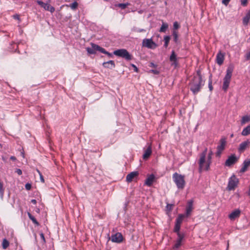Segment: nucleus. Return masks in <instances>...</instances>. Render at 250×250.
Returning <instances> with one entry per match:
<instances>
[{"label": "nucleus", "instance_id": "f257e3e1", "mask_svg": "<svg viewBox=\"0 0 250 250\" xmlns=\"http://www.w3.org/2000/svg\"><path fill=\"white\" fill-rule=\"evenodd\" d=\"M204 84L205 81L203 80L201 72L200 70H198L196 74L194 75L189 83V89L193 95H195L201 91Z\"/></svg>", "mask_w": 250, "mask_h": 250}, {"label": "nucleus", "instance_id": "f03ea898", "mask_svg": "<svg viewBox=\"0 0 250 250\" xmlns=\"http://www.w3.org/2000/svg\"><path fill=\"white\" fill-rule=\"evenodd\" d=\"M233 71V66L229 65L227 69L226 74L223 79L222 89L224 91H226L229 87Z\"/></svg>", "mask_w": 250, "mask_h": 250}, {"label": "nucleus", "instance_id": "7ed1b4c3", "mask_svg": "<svg viewBox=\"0 0 250 250\" xmlns=\"http://www.w3.org/2000/svg\"><path fill=\"white\" fill-rule=\"evenodd\" d=\"M172 179L178 189H183L185 186L186 182L185 176L175 172L173 174Z\"/></svg>", "mask_w": 250, "mask_h": 250}, {"label": "nucleus", "instance_id": "20e7f679", "mask_svg": "<svg viewBox=\"0 0 250 250\" xmlns=\"http://www.w3.org/2000/svg\"><path fill=\"white\" fill-rule=\"evenodd\" d=\"M113 54L125 59L127 61L132 59V55L125 49H120L115 50Z\"/></svg>", "mask_w": 250, "mask_h": 250}, {"label": "nucleus", "instance_id": "39448f33", "mask_svg": "<svg viewBox=\"0 0 250 250\" xmlns=\"http://www.w3.org/2000/svg\"><path fill=\"white\" fill-rule=\"evenodd\" d=\"M212 154V151L211 150H210L207 156V160H205V163L203 164V167L202 169H200V167H199V172L200 173H201L203 170L207 171L209 169L210 165L211 163Z\"/></svg>", "mask_w": 250, "mask_h": 250}, {"label": "nucleus", "instance_id": "423d86ee", "mask_svg": "<svg viewBox=\"0 0 250 250\" xmlns=\"http://www.w3.org/2000/svg\"><path fill=\"white\" fill-rule=\"evenodd\" d=\"M142 46L149 49H154L157 47V44L150 39H145L142 42Z\"/></svg>", "mask_w": 250, "mask_h": 250}, {"label": "nucleus", "instance_id": "0eeeda50", "mask_svg": "<svg viewBox=\"0 0 250 250\" xmlns=\"http://www.w3.org/2000/svg\"><path fill=\"white\" fill-rule=\"evenodd\" d=\"M226 143V138L222 137L220 140V145H219L217 147V152H216V157H220L222 151L225 148Z\"/></svg>", "mask_w": 250, "mask_h": 250}, {"label": "nucleus", "instance_id": "6e6552de", "mask_svg": "<svg viewBox=\"0 0 250 250\" xmlns=\"http://www.w3.org/2000/svg\"><path fill=\"white\" fill-rule=\"evenodd\" d=\"M238 179L235 175L232 176L229 179L228 188L229 190H233L238 183Z\"/></svg>", "mask_w": 250, "mask_h": 250}, {"label": "nucleus", "instance_id": "1a4fd4ad", "mask_svg": "<svg viewBox=\"0 0 250 250\" xmlns=\"http://www.w3.org/2000/svg\"><path fill=\"white\" fill-rule=\"evenodd\" d=\"M177 236V239H176L175 244L173 247L174 249H178L181 246L182 243L184 240L185 235L184 233H178Z\"/></svg>", "mask_w": 250, "mask_h": 250}, {"label": "nucleus", "instance_id": "9d476101", "mask_svg": "<svg viewBox=\"0 0 250 250\" xmlns=\"http://www.w3.org/2000/svg\"><path fill=\"white\" fill-rule=\"evenodd\" d=\"M238 161V158L235 154H232L228 157L225 162V165L227 167H230Z\"/></svg>", "mask_w": 250, "mask_h": 250}, {"label": "nucleus", "instance_id": "9b49d317", "mask_svg": "<svg viewBox=\"0 0 250 250\" xmlns=\"http://www.w3.org/2000/svg\"><path fill=\"white\" fill-rule=\"evenodd\" d=\"M207 148H206L205 150L200 154V159L198 161L200 169H202L203 167V164L205 163V158L207 155Z\"/></svg>", "mask_w": 250, "mask_h": 250}, {"label": "nucleus", "instance_id": "f8f14e48", "mask_svg": "<svg viewBox=\"0 0 250 250\" xmlns=\"http://www.w3.org/2000/svg\"><path fill=\"white\" fill-rule=\"evenodd\" d=\"M111 240L113 242L120 243L122 242L123 237L121 233L117 232L111 235Z\"/></svg>", "mask_w": 250, "mask_h": 250}, {"label": "nucleus", "instance_id": "ddd939ff", "mask_svg": "<svg viewBox=\"0 0 250 250\" xmlns=\"http://www.w3.org/2000/svg\"><path fill=\"white\" fill-rule=\"evenodd\" d=\"M37 2L41 6V7H43L45 10L50 11L51 12H53L55 10L54 8L48 3H44L41 0L38 1Z\"/></svg>", "mask_w": 250, "mask_h": 250}, {"label": "nucleus", "instance_id": "4468645a", "mask_svg": "<svg viewBox=\"0 0 250 250\" xmlns=\"http://www.w3.org/2000/svg\"><path fill=\"white\" fill-rule=\"evenodd\" d=\"M225 59V54L222 53L221 51L217 53L216 55V62L219 65H221L223 64Z\"/></svg>", "mask_w": 250, "mask_h": 250}, {"label": "nucleus", "instance_id": "2eb2a0df", "mask_svg": "<svg viewBox=\"0 0 250 250\" xmlns=\"http://www.w3.org/2000/svg\"><path fill=\"white\" fill-rule=\"evenodd\" d=\"M240 210L239 209H236L229 214V217L231 220H234L240 216Z\"/></svg>", "mask_w": 250, "mask_h": 250}, {"label": "nucleus", "instance_id": "dca6fc26", "mask_svg": "<svg viewBox=\"0 0 250 250\" xmlns=\"http://www.w3.org/2000/svg\"><path fill=\"white\" fill-rule=\"evenodd\" d=\"M139 175L138 171H132L126 175V180L127 182H131L133 179Z\"/></svg>", "mask_w": 250, "mask_h": 250}, {"label": "nucleus", "instance_id": "f3484780", "mask_svg": "<svg viewBox=\"0 0 250 250\" xmlns=\"http://www.w3.org/2000/svg\"><path fill=\"white\" fill-rule=\"evenodd\" d=\"M91 47H87L86 50L87 53L89 54H94L96 53V51H98L97 46H100L99 45L93 43H91Z\"/></svg>", "mask_w": 250, "mask_h": 250}, {"label": "nucleus", "instance_id": "a211bd4d", "mask_svg": "<svg viewBox=\"0 0 250 250\" xmlns=\"http://www.w3.org/2000/svg\"><path fill=\"white\" fill-rule=\"evenodd\" d=\"M152 153L151 146L150 145L145 150L143 155V158L144 160L147 159Z\"/></svg>", "mask_w": 250, "mask_h": 250}, {"label": "nucleus", "instance_id": "6ab92c4d", "mask_svg": "<svg viewBox=\"0 0 250 250\" xmlns=\"http://www.w3.org/2000/svg\"><path fill=\"white\" fill-rule=\"evenodd\" d=\"M250 145V141L249 140H247L241 143L239 147V151L240 152H243L244 150L246 149V148L247 147V146Z\"/></svg>", "mask_w": 250, "mask_h": 250}, {"label": "nucleus", "instance_id": "aec40b11", "mask_svg": "<svg viewBox=\"0 0 250 250\" xmlns=\"http://www.w3.org/2000/svg\"><path fill=\"white\" fill-rule=\"evenodd\" d=\"M250 166V160H246L244 161L243 163V166L241 169L240 170V173H244L246 172L248 167Z\"/></svg>", "mask_w": 250, "mask_h": 250}, {"label": "nucleus", "instance_id": "412c9836", "mask_svg": "<svg viewBox=\"0 0 250 250\" xmlns=\"http://www.w3.org/2000/svg\"><path fill=\"white\" fill-rule=\"evenodd\" d=\"M155 179V176L154 174H151L149 175L146 179L145 184L148 187L151 186Z\"/></svg>", "mask_w": 250, "mask_h": 250}, {"label": "nucleus", "instance_id": "4be33fe9", "mask_svg": "<svg viewBox=\"0 0 250 250\" xmlns=\"http://www.w3.org/2000/svg\"><path fill=\"white\" fill-rule=\"evenodd\" d=\"M103 66L105 68L112 69L115 67V64L113 61L110 60L103 63Z\"/></svg>", "mask_w": 250, "mask_h": 250}, {"label": "nucleus", "instance_id": "5701e85b", "mask_svg": "<svg viewBox=\"0 0 250 250\" xmlns=\"http://www.w3.org/2000/svg\"><path fill=\"white\" fill-rule=\"evenodd\" d=\"M250 20V9L247 12L246 15L243 18V24L245 26H247Z\"/></svg>", "mask_w": 250, "mask_h": 250}, {"label": "nucleus", "instance_id": "b1692460", "mask_svg": "<svg viewBox=\"0 0 250 250\" xmlns=\"http://www.w3.org/2000/svg\"><path fill=\"white\" fill-rule=\"evenodd\" d=\"M97 47L99 52L107 55L108 56V57L112 58L113 57V54L112 53L108 52V51L105 50V49L104 48L101 46H97Z\"/></svg>", "mask_w": 250, "mask_h": 250}, {"label": "nucleus", "instance_id": "393cba45", "mask_svg": "<svg viewBox=\"0 0 250 250\" xmlns=\"http://www.w3.org/2000/svg\"><path fill=\"white\" fill-rule=\"evenodd\" d=\"M186 217L185 214H180L178 215L176 219L175 224L181 225L184 218Z\"/></svg>", "mask_w": 250, "mask_h": 250}, {"label": "nucleus", "instance_id": "a878e982", "mask_svg": "<svg viewBox=\"0 0 250 250\" xmlns=\"http://www.w3.org/2000/svg\"><path fill=\"white\" fill-rule=\"evenodd\" d=\"M241 134L244 136H246L250 134V125L243 129Z\"/></svg>", "mask_w": 250, "mask_h": 250}, {"label": "nucleus", "instance_id": "bb28decb", "mask_svg": "<svg viewBox=\"0 0 250 250\" xmlns=\"http://www.w3.org/2000/svg\"><path fill=\"white\" fill-rule=\"evenodd\" d=\"M192 202L190 201V202H188V206L186 208V215H185L186 216H188L189 215L192 210Z\"/></svg>", "mask_w": 250, "mask_h": 250}, {"label": "nucleus", "instance_id": "cd10ccee", "mask_svg": "<svg viewBox=\"0 0 250 250\" xmlns=\"http://www.w3.org/2000/svg\"><path fill=\"white\" fill-rule=\"evenodd\" d=\"M27 215L29 219L31 220H32V221L35 225H36L37 226L40 225L39 223L37 221L36 218L30 212H28Z\"/></svg>", "mask_w": 250, "mask_h": 250}, {"label": "nucleus", "instance_id": "c85d7f7f", "mask_svg": "<svg viewBox=\"0 0 250 250\" xmlns=\"http://www.w3.org/2000/svg\"><path fill=\"white\" fill-rule=\"evenodd\" d=\"M65 6L70 7L73 10H75L78 7V3L76 1H75L72 3H70L69 5L66 4Z\"/></svg>", "mask_w": 250, "mask_h": 250}, {"label": "nucleus", "instance_id": "c756f323", "mask_svg": "<svg viewBox=\"0 0 250 250\" xmlns=\"http://www.w3.org/2000/svg\"><path fill=\"white\" fill-rule=\"evenodd\" d=\"M250 121V116L248 115L244 116L242 117L241 124V125H244L246 123H248Z\"/></svg>", "mask_w": 250, "mask_h": 250}, {"label": "nucleus", "instance_id": "7c9ffc66", "mask_svg": "<svg viewBox=\"0 0 250 250\" xmlns=\"http://www.w3.org/2000/svg\"><path fill=\"white\" fill-rule=\"evenodd\" d=\"M168 28V24L167 23H163L159 30V32L165 33Z\"/></svg>", "mask_w": 250, "mask_h": 250}, {"label": "nucleus", "instance_id": "2f4dec72", "mask_svg": "<svg viewBox=\"0 0 250 250\" xmlns=\"http://www.w3.org/2000/svg\"><path fill=\"white\" fill-rule=\"evenodd\" d=\"M4 188L2 182L0 181V197L1 200H3L4 196Z\"/></svg>", "mask_w": 250, "mask_h": 250}, {"label": "nucleus", "instance_id": "473e14b6", "mask_svg": "<svg viewBox=\"0 0 250 250\" xmlns=\"http://www.w3.org/2000/svg\"><path fill=\"white\" fill-rule=\"evenodd\" d=\"M170 40V37L169 36H165L164 37V40L165 43L164 44V46L165 48L167 47Z\"/></svg>", "mask_w": 250, "mask_h": 250}, {"label": "nucleus", "instance_id": "72a5a7b5", "mask_svg": "<svg viewBox=\"0 0 250 250\" xmlns=\"http://www.w3.org/2000/svg\"><path fill=\"white\" fill-rule=\"evenodd\" d=\"M172 35L173 37V41L175 43H177L178 40V32L175 30L172 31Z\"/></svg>", "mask_w": 250, "mask_h": 250}, {"label": "nucleus", "instance_id": "f704fd0d", "mask_svg": "<svg viewBox=\"0 0 250 250\" xmlns=\"http://www.w3.org/2000/svg\"><path fill=\"white\" fill-rule=\"evenodd\" d=\"M169 60L170 62L175 61L177 60L176 55L175 54V51L172 50L171 51V54L169 57Z\"/></svg>", "mask_w": 250, "mask_h": 250}, {"label": "nucleus", "instance_id": "c9c22d12", "mask_svg": "<svg viewBox=\"0 0 250 250\" xmlns=\"http://www.w3.org/2000/svg\"><path fill=\"white\" fill-rule=\"evenodd\" d=\"M129 5H130V3L128 2H127L125 3H119L118 4H116V6L118 7L121 8L122 9H125Z\"/></svg>", "mask_w": 250, "mask_h": 250}, {"label": "nucleus", "instance_id": "e433bc0d", "mask_svg": "<svg viewBox=\"0 0 250 250\" xmlns=\"http://www.w3.org/2000/svg\"><path fill=\"white\" fill-rule=\"evenodd\" d=\"M180 228H181V225L177 224H175V226H174V232H176L177 233V234H178V233H181L180 232Z\"/></svg>", "mask_w": 250, "mask_h": 250}, {"label": "nucleus", "instance_id": "4c0bfd02", "mask_svg": "<svg viewBox=\"0 0 250 250\" xmlns=\"http://www.w3.org/2000/svg\"><path fill=\"white\" fill-rule=\"evenodd\" d=\"M2 248L3 249H6L9 245V243L6 239H4L2 241Z\"/></svg>", "mask_w": 250, "mask_h": 250}, {"label": "nucleus", "instance_id": "58836bf2", "mask_svg": "<svg viewBox=\"0 0 250 250\" xmlns=\"http://www.w3.org/2000/svg\"><path fill=\"white\" fill-rule=\"evenodd\" d=\"M208 88L210 91L213 90V86L212 85V75L210 74L208 80Z\"/></svg>", "mask_w": 250, "mask_h": 250}, {"label": "nucleus", "instance_id": "ea45409f", "mask_svg": "<svg viewBox=\"0 0 250 250\" xmlns=\"http://www.w3.org/2000/svg\"><path fill=\"white\" fill-rule=\"evenodd\" d=\"M180 27L179 24H178L177 21H175L173 23V30L176 31L177 29H178Z\"/></svg>", "mask_w": 250, "mask_h": 250}, {"label": "nucleus", "instance_id": "a19ab883", "mask_svg": "<svg viewBox=\"0 0 250 250\" xmlns=\"http://www.w3.org/2000/svg\"><path fill=\"white\" fill-rule=\"evenodd\" d=\"M173 206V205L172 204H167L166 206L167 210L170 211L172 209Z\"/></svg>", "mask_w": 250, "mask_h": 250}, {"label": "nucleus", "instance_id": "79ce46f5", "mask_svg": "<svg viewBox=\"0 0 250 250\" xmlns=\"http://www.w3.org/2000/svg\"><path fill=\"white\" fill-rule=\"evenodd\" d=\"M248 0H241V4L243 6L247 5Z\"/></svg>", "mask_w": 250, "mask_h": 250}, {"label": "nucleus", "instance_id": "37998d69", "mask_svg": "<svg viewBox=\"0 0 250 250\" xmlns=\"http://www.w3.org/2000/svg\"><path fill=\"white\" fill-rule=\"evenodd\" d=\"M150 72L155 75H158L160 73V71L156 69H151Z\"/></svg>", "mask_w": 250, "mask_h": 250}, {"label": "nucleus", "instance_id": "c03bdc74", "mask_svg": "<svg viewBox=\"0 0 250 250\" xmlns=\"http://www.w3.org/2000/svg\"><path fill=\"white\" fill-rule=\"evenodd\" d=\"M245 58L247 61L250 60V51L246 54Z\"/></svg>", "mask_w": 250, "mask_h": 250}, {"label": "nucleus", "instance_id": "a18cd8bd", "mask_svg": "<svg viewBox=\"0 0 250 250\" xmlns=\"http://www.w3.org/2000/svg\"><path fill=\"white\" fill-rule=\"evenodd\" d=\"M31 185L29 183H27L25 184V187L26 190H30L31 188Z\"/></svg>", "mask_w": 250, "mask_h": 250}, {"label": "nucleus", "instance_id": "49530a36", "mask_svg": "<svg viewBox=\"0 0 250 250\" xmlns=\"http://www.w3.org/2000/svg\"><path fill=\"white\" fill-rule=\"evenodd\" d=\"M40 235L41 239L43 241V243H45V237H44L43 233L42 232L40 234Z\"/></svg>", "mask_w": 250, "mask_h": 250}, {"label": "nucleus", "instance_id": "de8ad7c7", "mask_svg": "<svg viewBox=\"0 0 250 250\" xmlns=\"http://www.w3.org/2000/svg\"><path fill=\"white\" fill-rule=\"evenodd\" d=\"M131 65L133 68L134 71L135 72H138V68H137V67L135 64H131Z\"/></svg>", "mask_w": 250, "mask_h": 250}, {"label": "nucleus", "instance_id": "09e8293b", "mask_svg": "<svg viewBox=\"0 0 250 250\" xmlns=\"http://www.w3.org/2000/svg\"><path fill=\"white\" fill-rule=\"evenodd\" d=\"M38 172H39V174H40V180L42 182V183H44V180L43 179V176L42 175V174H41V173L38 170Z\"/></svg>", "mask_w": 250, "mask_h": 250}, {"label": "nucleus", "instance_id": "8fccbe9b", "mask_svg": "<svg viewBox=\"0 0 250 250\" xmlns=\"http://www.w3.org/2000/svg\"><path fill=\"white\" fill-rule=\"evenodd\" d=\"M230 0H223L222 2L223 4L227 6Z\"/></svg>", "mask_w": 250, "mask_h": 250}, {"label": "nucleus", "instance_id": "3c124183", "mask_svg": "<svg viewBox=\"0 0 250 250\" xmlns=\"http://www.w3.org/2000/svg\"><path fill=\"white\" fill-rule=\"evenodd\" d=\"M18 175H21L22 174V171L21 169L17 168L15 171Z\"/></svg>", "mask_w": 250, "mask_h": 250}, {"label": "nucleus", "instance_id": "603ef678", "mask_svg": "<svg viewBox=\"0 0 250 250\" xmlns=\"http://www.w3.org/2000/svg\"><path fill=\"white\" fill-rule=\"evenodd\" d=\"M171 62H172L171 65H174L175 66V67H176L178 65L177 60H176L175 61H172Z\"/></svg>", "mask_w": 250, "mask_h": 250}, {"label": "nucleus", "instance_id": "864d4df0", "mask_svg": "<svg viewBox=\"0 0 250 250\" xmlns=\"http://www.w3.org/2000/svg\"><path fill=\"white\" fill-rule=\"evenodd\" d=\"M150 67H154V68H156L157 66V65L154 63L153 62H151L150 63V64L149 65Z\"/></svg>", "mask_w": 250, "mask_h": 250}, {"label": "nucleus", "instance_id": "5fc2aeb1", "mask_svg": "<svg viewBox=\"0 0 250 250\" xmlns=\"http://www.w3.org/2000/svg\"><path fill=\"white\" fill-rule=\"evenodd\" d=\"M31 202L34 205L37 204V201L35 199H32Z\"/></svg>", "mask_w": 250, "mask_h": 250}, {"label": "nucleus", "instance_id": "6e6d98bb", "mask_svg": "<svg viewBox=\"0 0 250 250\" xmlns=\"http://www.w3.org/2000/svg\"><path fill=\"white\" fill-rule=\"evenodd\" d=\"M14 18L15 19H17V20H19L20 19V18H19V16L17 15H14Z\"/></svg>", "mask_w": 250, "mask_h": 250}, {"label": "nucleus", "instance_id": "4d7b16f0", "mask_svg": "<svg viewBox=\"0 0 250 250\" xmlns=\"http://www.w3.org/2000/svg\"><path fill=\"white\" fill-rule=\"evenodd\" d=\"M138 32H142L145 31V30L143 29H140L137 31Z\"/></svg>", "mask_w": 250, "mask_h": 250}, {"label": "nucleus", "instance_id": "13d9d810", "mask_svg": "<svg viewBox=\"0 0 250 250\" xmlns=\"http://www.w3.org/2000/svg\"><path fill=\"white\" fill-rule=\"evenodd\" d=\"M10 159H11V160H15L16 159V157H14V156H11V157H10Z\"/></svg>", "mask_w": 250, "mask_h": 250}, {"label": "nucleus", "instance_id": "bf43d9fd", "mask_svg": "<svg viewBox=\"0 0 250 250\" xmlns=\"http://www.w3.org/2000/svg\"><path fill=\"white\" fill-rule=\"evenodd\" d=\"M247 194L250 197V188H249V189L247 192Z\"/></svg>", "mask_w": 250, "mask_h": 250}, {"label": "nucleus", "instance_id": "052dcab7", "mask_svg": "<svg viewBox=\"0 0 250 250\" xmlns=\"http://www.w3.org/2000/svg\"><path fill=\"white\" fill-rule=\"evenodd\" d=\"M36 212H38V213H39L40 212V209L39 208H37L36 209Z\"/></svg>", "mask_w": 250, "mask_h": 250}, {"label": "nucleus", "instance_id": "680f3d73", "mask_svg": "<svg viewBox=\"0 0 250 250\" xmlns=\"http://www.w3.org/2000/svg\"><path fill=\"white\" fill-rule=\"evenodd\" d=\"M233 136V134H232L230 135V137H232Z\"/></svg>", "mask_w": 250, "mask_h": 250}]
</instances>
